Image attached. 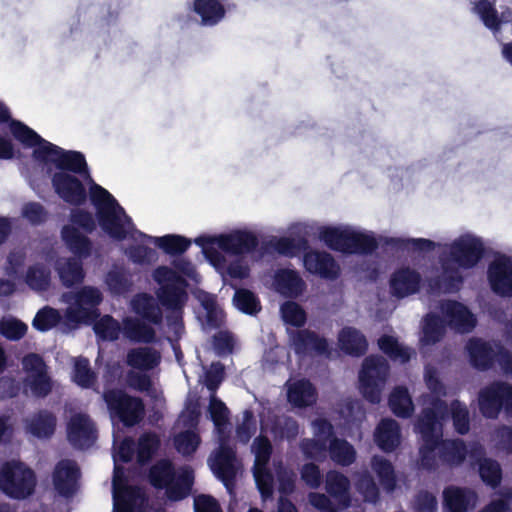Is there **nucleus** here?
Listing matches in <instances>:
<instances>
[{
	"mask_svg": "<svg viewBox=\"0 0 512 512\" xmlns=\"http://www.w3.org/2000/svg\"><path fill=\"white\" fill-rule=\"evenodd\" d=\"M15 140L25 148H34L33 158L41 163H52L59 170L90 178L89 168L83 153L75 150H65L42 138L27 125H18L15 130Z\"/></svg>",
	"mask_w": 512,
	"mask_h": 512,
	"instance_id": "f257e3e1",
	"label": "nucleus"
},
{
	"mask_svg": "<svg viewBox=\"0 0 512 512\" xmlns=\"http://www.w3.org/2000/svg\"><path fill=\"white\" fill-rule=\"evenodd\" d=\"M92 182L89 197L96 208V219L101 229L112 239L125 240L134 229L132 219L109 191Z\"/></svg>",
	"mask_w": 512,
	"mask_h": 512,
	"instance_id": "f03ea898",
	"label": "nucleus"
},
{
	"mask_svg": "<svg viewBox=\"0 0 512 512\" xmlns=\"http://www.w3.org/2000/svg\"><path fill=\"white\" fill-rule=\"evenodd\" d=\"M154 280L159 284L156 292L160 304L171 314L167 315L169 326L183 328L182 313L188 300L186 279L167 266H159L153 273ZM177 333V330L175 331Z\"/></svg>",
	"mask_w": 512,
	"mask_h": 512,
	"instance_id": "7ed1b4c3",
	"label": "nucleus"
},
{
	"mask_svg": "<svg viewBox=\"0 0 512 512\" xmlns=\"http://www.w3.org/2000/svg\"><path fill=\"white\" fill-rule=\"evenodd\" d=\"M36 485L35 472L21 461H7L0 468V491L10 499H28Z\"/></svg>",
	"mask_w": 512,
	"mask_h": 512,
	"instance_id": "20e7f679",
	"label": "nucleus"
},
{
	"mask_svg": "<svg viewBox=\"0 0 512 512\" xmlns=\"http://www.w3.org/2000/svg\"><path fill=\"white\" fill-rule=\"evenodd\" d=\"M102 398L111 418L118 419L125 427L138 425L145 416L143 400L127 394L120 388L106 389Z\"/></svg>",
	"mask_w": 512,
	"mask_h": 512,
	"instance_id": "39448f33",
	"label": "nucleus"
},
{
	"mask_svg": "<svg viewBox=\"0 0 512 512\" xmlns=\"http://www.w3.org/2000/svg\"><path fill=\"white\" fill-rule=\"evenodd\" d=\"M389 374V364L380 355L366 357L359 372L360 391L363 397L371 404H378L381 400V386L384 385Z\"/></svg>",
	"mask_w": 512,
	"mask_h": 512,
	"instance_id": "423d86ee",
	"label": "nucleus"
},
{
	"mask_svg": "<svg viewBox=\"0 0 512 512\" xmlns=\"http://www.w3.org/2000/svg\"><path fill=\"white\" fill-rule=\"evenodd\" d=\"M479 410L489 419H496L504 410L512 416V385L497 381L480 390L478 396Z\"/></svg>",
	"mask_w": 512,
	"mask_h": 512,
	"instance_id": "0eeeda50",
	"label": "nucleus"
},
{
	"mask_svg": "<svg viewBox=\"0 0 512 512\" xmlns=\"http://www.w3.org/2000/svg\"><path fill=\"white\" fill-rule=\"evenodd\" d=\"M486 249L481 238L463 235L455 239L449 249L450 260L464 270L473 269L483 259Z\"/></svg>",
	"mask_w": 512,
	"mask_h": 512,
	"instance_id": "6e6552de",
	"label": "nucleus"
},
{
	"mask_svg": "<svg viewBox=\"0 0 512 512\" xmlns=\"http://www.w3.org/2000/svg\"><path fill=\"white\" fill-rule=\"evenodd\" d=\"M118 470L116 467L113 478L115 512H143L147 502L145 493L139 486L128 485L123 473L119 475Z\"/></svg>",
	"mask_w": 512,
	"mask_h": 512,
	"instance_id": "1a4fd4ad",
	"label": "nucleus"
},
{
	"mask_svg": "<svg viewBox=\"0 0 512 512\" xmlns=\"http://www.w3.org/2000/svg\"><path fill=\"white\" fill-rule=\"evenodd\" d=\"M51 184L55 193L67 204L80 207L88 198L83 182L77 175L67 172H55L51 176Z\"/></svg>",
	"mask_w": 512,
	"mask_h": 512,
	"instance_id": "9d476101",
	"label": "nucleus"
},
{
	"mask_svg": "<svg viewBox=\"0 0 512 512\" xmlns=\"http://www.w3.org/2000/svg\"><path fill=\"white\" fill-rule=\"evenodd\" d=\"M491 290L501 297H512V257L505 254L496 257L487 269Z\"/></svg>",
	"mask_w": 512,
	"mask_h": 512,
	"instance_id": "9b49d317",
	"label": "nucleus"
},
{
	"mask_svg": "<svg viewBox=\"0 0 512 512\" xmlns=\"http://www.w3.org/2000/svg\"><path fill=\"white\" fill-rule=\"evenodd\" d=\"M218 249L229 255H245L254 252L258 245V237L251 231L234 230L218 235Z\"/></svg>",
	"mask_w": 512,
	"mask_h": 512,
	"instance_id": "f8f14e48",
	"label": "nucleus"
},
{
	"mask_svg": "<svg viewBox=\"0 0 512 512\" xmlns=\"http://www.w3.org/2000/svg\"><path fill=\"white\" fill-rule=\"evenodd\" d=\"M303 265L309 273L323 279L335 280L340 275V266L326 251L306 250L303 255Z\"/></svg>",
	"mask_w": 512,
	"mask_h": 512,
	"instance_id": "ddd939ff",
	"label": "nucleus"
},
{
	"mask_svg": "<svg viewBox=\"0 0 512 512\" xmlns=\"http://www.w3.org/2000/svg\"><path fill=\"white\" fill-rule=\"evenodd\" d=\"M67 437L74 447L88 448L96 441L97 431L90 417L79 413L72 416L69 420Z\"/></svg>",
	"mask_w": 512,
	"mask_h": 512,
	"instance_id": "4468645a",
	"label": "nucleus"
},
{
	"mask_svg": "<svg viewBox=\"0 0 512 512\" xmlns=\"http://www.w3.org/2000/svg\"><path fill=\"white\" fill-rule=\"evenodd\" d=\"M80 469L72 460L59 461L53 472V484L57 492L64 497L72 496L77 488Z\"/></svg>",
	"mask_w": 512,
	"mask_h": 512,
	"instance_id": "2eb2a0df",
	"label": "nucleus"
},
{
	"mask_svg": "<svg viewBox=\"0 0 512 512\" xmlns=\"http://www.w3.org/2000/svg\"><path fill=\"white\" fill-rule=\"evenodd\" d=\"M421 274L410 267H402L393 272L390 289L393 296L402 299L416 294L421 287Z\"/></svg>",
	"mask_w": 512,
	"mask_h": 512,
	"instance_id": "dca6fc26",
	"label": "nucleus"
},
{
	"mask_svg": "<svg viewBox=\"0 0 512 512\" xmlns=\"http://www.w3.org/2000/svg\"><path fill=\"white\" fill-rule=\"evenodd\" d=\"M441 310L447 324L458 332H470L476 326V319L464 304L456 300H448L442 304Z\"/></svg>",
	"mask_w": 512,
	"mask_h": 512,
	"instance_id": "f3484780",
	"label": "nucleus"
},
{
	"mask_svg": "<svg viewBox=\"0 0 512 512\" xmlns=\"http://www.w3.org/2000/svg\"><path fill=\"white\" fill-rule=\"evenodd\" d=\"M219 440V448L214 459V470L218 477L227 486L228 482H232L236 476V469L234 466L236 451L229 445L228 435L221 434Z\"/></svg>",
	"mask_w": 512,
	"mask_h": 512,
	"instance_id": "a211bd4d",
	"label": "nucleus"
},
{
	"mask_svg": "<svg viewBox=\"0 0 512 512\" xmlns=\"http://www.w3.org/2000/svg\"><path fill=\"white\" fill-rule=\"evenodd\" d=\"M291 343L297 355H308L313 352L318 355L329 353L327 340L309 329L294 331L291 335Z\"/></svg>",
	"mask_w": 512,
	"mask_h": 512,
	"instance_id": "6ab92c4d",
	"label": "nucleus"
},
{
	"mask_svg": "<svg viewBox=\"0 0 512 512\" xmlns=\"http://www.w3.org/2000/svg\"><path fill=\"white\" fill-rule=\"evenodd\" d=\"M466 350L471 365L479 371L491 369L496 360L495 345L481 338H471L466 344Z\"/></svg>",
	"mask_w": 512,
	"mask_h": 512,
	"instance_id": "aec40b11",
	"label": "nucleus"
},
{
	"mask_svg": "<svg viewBox=\"0 0 512 512\" xmlns=\"http://www.w3.org/2000/svg\"><path fill=\"white\" fill-rule=\"evenodd\" d=\"M325 490L340 505V508L350 507V480L346 475L336 470L328 471L325 478Z\"/></svg>",
	"mask_w": 512,
	"mask_h": 512,
	"instance_id": "412c9836",
	"label": "nucleus"
},
{
	"mask_svg": "<svg viewBox=\"0 0 512 512\" xmlns=\"http://www.w3.org/2000/svg\"><path fill=\"white\" fill-rule=\"evenodd\" d=\"M467 445L463 439H439L438 457L443 465L450 468L461 466L468 454Z\"/></svg>",
	"mask_w": 512,
	"mask_h": 512,
	"instance_id": "4be33fe9",
	"label": "nucleus"
},
{
	"mask_svg": "<svg viewBox=\"0 0 512 512\" xmlns=\"http://www.w3.org/2000/svg\"><path fill=\"white\" fill-rule=\"evenodd\" d=\"M374 438L382 451L393 452L401 442V430L398 422L391 418L382 419L376 427Z\"/></svg>",
	"mask_w": 512,
	"mask_h": 512,
	"instance_id": "5701e85b",
	"label": "nucleus"
},
{
	"mask_svg": "<svg viewBox=\"0 0 512 512\" xmlns=\"http://www.w3.org/2000/svg\"><path fill=\"white\" fill-rule=\"evenodd\" d=\"M476 498L471 489L448 486L443 491V506L447 512H468Z\"/></svg>",
	"mask_w": 512,
	"mask_h": 512,
	"instance_id": "b1692460",
	"label": "nucleus"
},
{
	"mask_svg": "<svg viewBox=\"0 0 512 512\" xmlns=\"http://www.w3.org/2000/svg\"><path fill=\"white\" fill-rule=\"evenodd\" d=\"M61 237L75 258L82 260L91 256L93 249L91 239L76 227L64 225L61 230Z\"/></svg>",
	"mask_w": 512,
	"mask_h": 512,
	"instance_id": "393cba45",
	"label": "nucleus"
},
{
	"mask_svg": "<svg viewBox=\"0 0 512 512\" xmlns=\"http://www.w3.org/2000/svg\"><path fill=\"white\" fill-rule=\"evenodd\" d=\"M274 284L276 290L287 298H297L306 288L299 273L292 269L278 270L274 276Z\"/></svg>",
	"mask_w": 512,
	"mask_h": 512,
	"instance_id": "a878e982",
	"label": "nucleus"
},
{
	"mask_svg": "<svg viewBox=\"0 0 512 512\" xmlns=\"http://www.w3.org/2000/svg\"><path fill=\"white\" fill-rule=\"evenodd\" d=\"M483 454L482 448L475 446L470 451V456L479 461V475L481 480L488 486L496 488L502 480V469L500 464L491 458H480Z\"/></svg>",
	"mask_w": 512,
	"mask_h": 512,
	"instance_id": "bb28decb",
	"label": "nucleus"
},
{
	"mask_svg": "<svg viewBox=\"0 0 512 512\" xmlns=\"http://www.w3.org/2000/svg\"><path fill=\"white\" fill-rule=\"evenodd\" d=\"M340 349L347 355L362 356L368 349L366 337L354 327H344L338 335Z\"/></svg>",
	"mask_w": 512,
	"mask_h": 512,
	"instance_id": "cd10ccee",
	"label": "nucleus"
},
{
	"mask_svg": "<svg viewBox=\"0 0 512 512\" xmlns=\"http://www.w3.org/2000/svg\"><path fill=\"white\" fill-rule=\"evenodd\" d=\"M133 311L143 320L160 325L163 320V313L155 299L147 293L137 294L131 301Z\"/></svg>",
	"mask_w": 512,
	"mask_h": 512,
	"instance_id": "c85d7f7f",
	"label": "nucleus"
},
{
	"mask_svg": "<svg viewBox=\"0 0 512 512\" xmlns=\"http://www.w3.org/2000/svg\"><path fill=\"white\" fill-rule=\"evenodd\" d=\"M353 230L340 227H324L319 238L333 251L349 254Z\"/></svg>",
	"mask_w": 512,
	"mask_h": 512,
	"instance_id": "c756f323",
	"label": "nucleus"
},
{
	"mask_svg": "<svg viewBox=\"0 0 512 512\" xmlns=\"http://www.w3.org/2000/svg\"><path fill=\"white\" fill-rule=\"evenodd\" d=\"M160 353L151 347L132 348L127 352L126 364L134 369L149 371L159 365Z\"/></svg>",
	"mask_w": 512,
	"mask_h": 512,
	"instance_id": "7c9ffc66",
	"label": "nucleus"
},
{
	"mask_svg": "<svg viewBox=\"0 0 512 512\" xmlns=\"http://www.w3.org/2000/svg\"><path fill=\"white\" fill-rule=\"evenodd\" d=\"M56 270L62 285L66 288L81 284L85 277L82 260L75 257L58 261Z\"/></svg>",
	"mask_w": 512,
	"mask_h": 512,
	"instance_id": "2f4dec72",
	"label": "nucleus"
},
{
	"mask_svg": "<svg viewBox=\"0 0 512 512\" xmlns=\"http://www.w3.org/2000/svg\"><path fill=\"white\" fill-rule=\"evenodd\" d=\"M137 232L140 237L153 241L158 246V248L171 256L182 255L189 249L191 245L190 239L177 234H167L161 237H151L141 231Z\"/></svg>",
	"mask_w": 512,
	"mask_h": 512,
	"instance_id": "473e14b6",
	"label": "nucleus"
},
{
	"mask_svg": "<svg viewBox=\"0 0 512 512\" xmlns=\"http://www.w3.org/2000/svg\"><path fill=\"white\" fill-rule=\"evenodd\" d=\"M194 12L200 16L203 25L218 24L225 16L226 10L219 0H194Z\"/></svg>",
	"mask_w": 512,
	"mask_h": 512,
	"instance_id": "72a5a7b5",
	"label": "nucleus"
},
{
	"mask_svg": "<svg viewBox=\"0 0 512 512\" xmlns=\"http://www.w3.org/2000/svg\"><path fill=\"white\" fill-rule=\"evenodd\" d=\"M287 398L293 406L305 408L315 402L316 389L309 380L301 379L289 387Z\"/></svg>",
	"mask_w": 512,
	"mask_h": 512,
	"instance_id": "f704fd0d",
	"label": "nucleus"
},
{
	"mask_svg": "<svg viewBox=\"0 0 512 512\" xmlns=\"http://www.w3.org/2000/svg\"><path fill=\"white\" fill-rule=\"evenodd\" d=\"M56 421L52 412L40 410L29 420L27 430L37 438H50L55 432Z\"/></svg>",
	"mask_w": 512,
	"mask_h": 512,
	"instance_id": "c9c22d12",
	"label": "nucleus"
},
{
	"mask_svg": "<svg viewBox=\"0 0 512 512\" xmlns=\"http://www.w3.org/2000/svg\"><path fill=\"white\" fill-rule=\"evenodd\" d=\"M371 467L382 488L388 493L393 492L397 486V476L392 463L382 456L374 455L371 458Z\"/></svg>",
	"mask_w": 512,
	"mask_h": 512,
	"instance_id": "e433bc0d",
	"label": "nucleus"
},
{
	"mask_svg": "<svg viewBox=\"0 0 512 512\" xmlns=\"http://www.w3.org/2000/svg\"><path fill=\"white\" fill-rule=\"evenodd\" d=\"M330 459L340 466H350L356 460V450L352 444L345 439L333 437L328 444Z\"/></svg>",
	"mask_w": 512,
	"mask_h": 512,
	"instance_id": "4c0bfd02",
	"label": "nucleus"
},
{
	"mask_svg": "<svg viewBox=\"0 0 512 512\" xmlns=\"http://www.w3.org/2000/svg\"><path fill=\"white\" fill-rule=\"evenodd\" d=\"M176 473L171 461L161 459L152 465L149 469V483L156 489H165L173 480Z\"/></svg>",
	"mask_w": 512,
	"mask_h": 512,
	"instance_id": "58836bf2",
	"label": "nucleus"
},
{
	"mask_svg": "<svg viewBox=\"0 0 512 512\" xmlns=\"http://www.w3.org/2000/svg\"><path fill=\"white\" fill-rule=\"evenodd\" d=\"M72 381L83 389L92 388L97 382V374L91 368L90 361L84 356L73 359Z\"/></svg>",
	"mask_w": 512,
	"mask_h": 512,
	"instance_id": "ea45409f",
	"label": "nucleus"
},
{
	"mask_svg": "<svg viewBox=\"0 0 512 512\" xmlns=\"http://www.w3.org/2000/svg\"><path fill=\"white\" fill-rule=\"evenodd\" d=\"M388 404L393 414L400 418H409L414 411L409 391L404 386H397L392 390Z\"/></svg>",
	"mask_w": 512,
	"mask_h": 512,
	"instance_id": "a19ab883",
	"label": "nucleus"
},
{
	"mask_svg": "<svg viewBox=\"0 0 512 512\" xmlns=\"http://www.w3.org/2000/svg\"><path fill=\"white\" fill-rule=\"evenodd\" d=\"M270 246L281 256L293 258L309 248V242L304 237H279L270 241Z\"/></svg>",
	"mask_w": 512,
	"mask_h": 512,
	"instance_id": "79ce46f5",
	"label": "nucleus"
},
{
	"mask_svg": "<svg viewBox=\"0 0 512 512\" xmlns=\"http://www.w3.org/2000/svg\"><path fill=\"white\" fill-rule=\"evenodd\" d=\"M446 332L444 320L437 314L428 313L423 322L422 342L426 345H434L442 340Z\"/></svg>",
	"mask_w": 512,
	"mask_h": 512,
	"instance_id": "37998d69",
	"label": "nucleus"
},
{
	"mask_svg": "<svg viewBox=\"0 0 512 512\" xmlns=\"http://www.w3.org/2000/svg\"><path fill=\"white\" fill-rule=\"evenodd\" d=\"M124 333L131 341L141 343H152L156 337L153 327L139 319L132 318H127L124 321Z\"/></svg>",
	"mask_w": 512,
	"mask_h": 512,
	"instance_id": "c03bdc74",
	"label": "nucleus"
},
{
	"mask_svg": "<svg viewBox=\"0 0 512 512\" xmlns=\"http://www.w3.org/2000/svg\"><path fill=\"white\" fill-rule=\"evenodd\" d=\"M416 429L421 434L422 440L439 441L442 437L441 423L435 418L432 410H422Z\"/></svg>",
	"mask_w": 512,
	"mask_h": 512,
	"instance_id": "a18cd8bd",
	"label": "nucleus"
},
{
	"mask_svg": "<svg viewBox=\"0 0 512 512\" xmlns=\"http://www.w3.org/2000/svg\"><path fill=\"white\" fill-rule=\"evenodd\" d=\"M105 283L113 295H125L131 291V275L124 268H113L105 275Z\"/></svg>",
	"mask_w": 512,
	"mask_h": 512,
	"instance_id": "49530a36",
	"label": "nucleus"
},
{
	"mask_svg": "<svg viewBox=\"0 0 512 512\" xmlns=\"http://www.w3.org/2000/svg\"><path fill=\"white\" fill-rule=\"evenodd\" d=\"M160 439L153 432H145L139 438L136 446V458L140 465L148 464L160 447Z\"/></svg>",
	"mask_w": 512,
	"mask_h": 512,
	"instance_id": "de8ad7c7",
	"label": "nucleus"
},
{
	"mask_svg": "<svg viewBox=\"0 0 512 512\" xmlns=\"http://www.w3.org/2000/svg\"><path fill=\"white\" fill-rule=\"evenodd\" d=\"M233 304L239 311L251 316H255L262 309L258 296L246 288L236 289Z\"/></svg>",
	"mask_w": 512,
	"mask_h": 512,
	"instance_id": "09e8293b",
	"label": "nucleus"
},
{
	"mask_svg": "<svg viewBox=\"0 0 512 512\" xmlns=\"http://www.w3.org/2000/svg\"><path fill=\"white\" fill-rule=\"evenodd\" d=\"M378 346L392 361L409 362L411 355L408 348L401 346L398 340L390 335H383L378 339Z\"/></svg>",
	"mask_w": 512,
	"mask_h": 512,
	"instance_id": "8fccbe9b",
	"label": "nucleus"
},
{
	"mask_svg": "<svg viewBox=\"0 0 512 512\" xmlns=\"http://www.w3.org/2000/svg\"><path fill=\"white\" fill-rule=\"evenodd\" d=\"M299 448L305 459L323 462L327 458L328 443L325 440L315 438H303Z\"/></svg>",
	"mask_w": 512,
	"mask_h": 512,
	"instance_id": "3c124183",
	"label": "nucleus"
},
{
	"mask_svg": "<svg viewBox=\"0 0 512 512\" xmlns=\"http://www.w3.org/2000/svg\"><path fill=\"white\" fill-rule=\"evenodd\" d=\"M386 245L396 248L398 250H409L420 252H429L435 249L436 243L430 239L415 238V239H401V238H387Z\"/></svg>",
	"mask_w": 512,
	"mask_h": 512,
	"instance_id": "603ef678",
	"label": "nucleus"
},
{
	"mask_svg": "<svg viewBox=\"0 0 512 512\" xmlns=\"http://www.w3.org/2000/svg\"><path fill=\"white\" fill-rule=\"evenodd\" d=\"M25 281L33 290L46 291L51 282L50 271L42 265L30 266L27 270Z\"/></svg>",
	"mask_w": 512,
	"mask_h": 512,
	"instance_id": "864d4df0",
	"label": "nucleus"
},
{
	"mask_svg": "<svg viewBox=\"0 0 512 512\" xmlns=\"http://www.w3.org/2000/svg\"><path fill=\"white\" fill-rule=\"evenodd\" d=\"M95 334L104 341H115L119 338L120 324L111 315H104L93 326Z\"/></svg>",
	"mask_w": 512,
	"mask_h": 512,
	"instance_id": "5fc2aeb1",
	"label": "nucleus"
},
{
	"mask_svg": "<svg viewBox=\"0 0 512 512\" xmlns=\"http://www.w3.org/2000/svg\"><path fill=\"white\" fill-rule=\"evenodd\" d=\"M378 248L373 235L353 231L349 254L370 255Z\"/></svg>",
	"mask_w": 512,
	"mask_h": 512,
	"instance_id": "6e6d98bb",
	"label": "nucleus"
},
{
	"mask_svg": "<svg viewBox=\"0 0 512 512\" xmlns=\"http://www.w3.org/2000/svg\"><path fill=\"white\" fill-rule=\"evenodd\" d=\"M450 413L455 431L460 435L467 434L470 430V418L466 405L459 400H453Z\"/></svg>",
	"mask_w": 512,
	"mask_h": 512,
	"instance_id": "4d7b16f0",
	"label": "nucleus"
},
{
	"mask_svg": "<svg viewBox=\"0 0 512 512\" xmlns=\"http://www.w3.org/2000/svg\"><path fill=\"white\" fill-rule=\"evenodd\" d=\"M358 492L363 496L365 502L377 503L380 499L379 488L369 472L360 474L356 482Z\"/></svg>",
	"mask_w": 512,
	"mask_h": 512,
	"instance_id": "13d9d810",
	"label": "nucleus"
},
{
	"mask_svg": "<svg viewBox=\"0 0 512 512\" xmlns=\"http://www.w3.org/2000/svg\"><path fill=\"white\" fill-rule=\"evenodd\" d=\"M253 476L263 499L272 497L274 478L268 466H253Z\"/></svg>",
	"mask_w": 512,
	"mask_h": 512,
	"instance_id": "bf43d9fd",
	"label": "nucleus"
},
{
	"mask_svg": "<svg viewBox=\"0 0 512 512\" xmlns=\"http://www.w3.org/2000/svg\"><path fill=\"white\" fill-rule=\"evenodd\" d=\"M281 314L285 323L300 328L305 325L307 315L305 310L294 301H287L281 305Z\"/></svg>",
	"mask_w": 512,
	"mask_h": 512,
	"instance_id": "052dcab7",
	"label": "nucleus"
},
{
	"mask_svg": "<svg viewBox=\"0 0 512 512\" xmlns=\"http://www.w3.org/2000/svg\"><path fill=\"white\" fill-rule=\"evenodd\" d=\"M27 330V325L19 319L10 317L0 320V334L10 341L22 339Z\"/></svg>",
	"mask_w": 512,
	"mask_h": 512,
	"instance_id": "680f3d73",
	"label": "nucleus"
},
{
	"mask_svg": "<svg viewBox=\"0 0 512 512\" xmlns=\"http://www.w3.org/2000/svg\"><path fill=\"white\" fill-rule=\"evenodd\" d=\"M70 226L76 227L78 230L81 229L87 234H91L96 230V220L93 214L82 208H74L71 210L69 215Z\"/></svg>",
	"mask_w": 512,
	"mask_h": 512,
	"instance_id": "e2e57ef3",
	"label": "nucleus"
},
{
	"mask_svg": "<svg viewBox=\"0 0 512 512\" xmlns=\"http://www.w3.org/2000/svg\"><path fill=\"white\" fill-rule=\"evenodd\" d=\"M59 321V312L52 307L45 306L36 313L32 325L36 330L46 332L55 327Z\"/></svg>",
	"mask_w": 512,
	"mask_h": 512,
	"instance_id": "0e129e2a",
	"label": "nucleus"
},
{
	"mask_svg": "<svg viewBox=\"0 0 512 512\" xmlns=\"http://www.w3.org/2000/svg\"><path fill=\"white\" fill-rule=\"evenodd\" d=\"M252 450L255 454L253 466H269L273 447L267 436H257L253 441Z\"/></svg>",
	"mask_w": 512,
	"mask_h": 512,
	"instance_id": "69168bd1",
	"label": "nucleus"
},
{
	"mask_svg": "<svg viewBox=\"0 0 512 512\" xmlns=\"http://www.w3.org/2000/svg\"><path fill=\"white\" fill-rule=\"evenodd\" d=\"M125 254L130 261L138 265L151 264L157 260V253L154 249L140 244L129 246Z\"/></svg>",
	"mask_w": 512,
	"mask_h": 512,
	"instance_id": "338daca9",
	"label": "nucleus"
},
{
	"mask_svg": "<svg viewBox=\"0 0 512 512\" xmlns=\"http://www.w3.org/2000/svg\"><path fill=\"white\" fill-rule=\"evenodd\" d=\"M218 236L201 235L194 239V243L202 248L205 257L212 263L217 264L224 258L220 251L215 247L218 246Z\"/></svg>",
	"mask_w": 512,
	"mask_h": 512,
	"instance_id": "774afa93",
	"label": "nucleus"
}]
</instances>
